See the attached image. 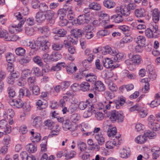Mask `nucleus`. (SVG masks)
I'll list each match as a JSON object with an SVG mask.
<instances>
[{"instance_id":"f257e3e1","label":"nucleus","mask_w":160,"mask_h":160,"mask_svg":"<svg viewBox=\"0 0 160 160\" xmlns=\"http://www.w3.org/2000/svg\"><path fill=\"white\" fill-rule=\"evenodd\" d=\"M124 116L121 111L117 112L115 110L112 111L110 113L109 118L110 121L113 123L117 121L118 123L123 122Z\"/></svg>"},{"instance_id":"f03ea898","label":"nucleus","mask_w":160,"mask_h":160,"mask_svg":"<svg viewBox=\"0 0 160 160\" xmlns=\"http://www.w3.org/2000/svg\"><path fill=\"white\" fill-rule=\"evenodd\" d=\"M106 76L105 79V82L108 85V88L112 91H116L118 90V87L117 85L114 83L110 79L112 77V73L111 72H108L106 73Z\"/></svg>"},{"instance_id":"7ed1b4c3","label":"nucleus","mask_w":160,"mask_h":160,"mask_svg":"<svg viewBox=\"0 0 160 160\" xmlns=\"http://www.w3.org/2000/svg\"><path fill=\"white\" fill-rule=\"evenodd\" d=\"M90 19L88 14H82L79 15L74 21L75 23L80 25L89 23Z\"/></svg>"},{"instance_id":"20e7f679","label":"nucleus","mask_w":160,"mask_h":160,"mask_svg":"<svg viewBox=\"0 0 160 160\" xmlns=\"http://www.w3.org/2000/svg\"><path fill=\"white\" fill-rule=\"evenodd\" d=\"M77 127L78 126L76 124H72L71 121L68 119L66 120L62 126L64 130H69L71 132L75 131Z\"/></svg>"},{"instance_id":"39448f33","label":"nucleus","mask_w":160,"mask_h":160,"mask_svg":"<svg viewBox=\"0 0 160 160\" xmlns=\"http://www.w3.org/2000/svg\"><path fill=\"white\" fill-rule=\"evenodd\" d=\"M14 16L17 19L20 20L18 25H15V28L16 29V33H17L22 30L21 26L24 24L25 20L20 12L14 13Z\"/></svg>"},{"instance_id":"423d86ee","label":"nucleus","mask_w":160,"mask_h":160,"mask_svg":"<svg viewBox=\"0 0 160 160\" xmlns=\"http://www.w3.org/2000/svg\"><path fill=\"white\" fill-rule=\"evenodd\" d=\"M113 102L108 101L103 102H98L97 104V108L99 110H102L105 113L107 112V110H109L111 108V104Z\"/></svg>"},{"instance_id":"0eeeda50","label":"nucleus","mask_w":160,"mask_h":160,"mask_svg":"<svg viewBox=\"0 0 160 160\" xmlns=\"http://www.w3.org/2000/svg\"><path fill=\"white\" fill-rule=\"evenodd\" d=\"M102 63L104 66L106 68L114 69L119 67L118 65L114 66L113 61L109 58H106L103 60Z\"/></svg>"},{"instance_id":"6e6552de","label":"nucleus","mask_w":160,"mask_h":160,"mask_svg":"<svg viewBox=\"0 0 160 160\" xmlns=\"http://www.w3.org/2000/svg\"><path fill=\"white\" fill-rule=\"evenodd\" d=\"M116 12H120L122 15L126 17L130 14L131 11L127 6H122L121 7H117L116 9Z\"/></svg>"},{"instance_id":"1a4fd4ad","label":"nucleus","mask_w":160,"mask_h":160,"mask_svg":"<svg viewBox=\"0 0 160 160\" xmlns=\"http://www.w3.org/2000/svg\"><path fill=\"white\" fill-rule=\"evenodd\" d=\"M120 157L123 158H126L130 155V150L129 148L125 147L120 149Z\"/></svg>"},{"instance_id":"9d476101","label":"nucleus","mask_w":160,"mask_h":160,"mask_svg":"<svg viewBox=\"0 0 160 160\" xmlns=\"http://www.w3.org/2000/svg\"><path fill=\"white\" fill-rule=\"evenodd\" d=\"M95 89L99 92H103L105 90L106 87L103 83L100 81H97L94 83Z\"/></svg>"},{"instance_id":"9b49d317","label":"nucleus","mask_w":160,"mask_h":160,"mask_svg":"<svg viewBox=\"0 0 160 160\" xmlns=\"http://www.w3.org/2000/svg\"><path fill=\"white\" fill-rule=\"evenodd\" d=\"M32 125L34 127L38 128L41 125L42 123V118L39 116H32Z\"/></svg>"},{"instance_id":"f8f14e48","label":"nucleus","mask_w":160,"mask_h":160,"mask_svg":"<svg viewBox=\"0 0 160 160\" xmlns=\"http://www.w3.org/2000/svg\"><path fill=\"white\" fill-rule=\"evenodd\" d=\"M9 103L11 106L18 108H22L23 106V103L22 101L14 99L10 100L9 102Z\"/></svg>"},{"instance_id":"ddd939ff","label":"nucleus","mask_w":160,"mask_h":160,"mask_svg":"<svg viewBox=\"0 0 160 160\" xmlns=\"http://www.w3.org/2000/svg\"><path fill=\"white\" fill-rule=\"evenodd\" d=\"M45 13L38 12L35 17L36 21L39 23H42L46 19Z\"/></svg>"},{"instance_id":"4468645a","label":"nucleus","mask_w":160,"mask_h":160,"mask_svg":"<svg viewBox=\"0 0 160 160\" xmlns=\"http://www.w3.org/2000/svg\"><path fill=\"white\" fill-rule=\"evenodd\" d=\"M120 144L119 142H117L115 140H113L112 141H108L106 143V148L108 149H112L114 148L115 146L118 147Z\"/></svg>"},{"instance_id":"2eb2a0df","label":"nucleus","mask_w":160,"mask_h":160,"mask_svg":"<svg viewBox=\"0 0 160 160\" xmlns=\"http://www.w3.org/2000/svg\"><path fill=\"white\" fill-rule=\"evenodd\" d=\"M107 128H108L107 134L109 137L114 136L117 132V129L112 125H107Z\"/></svg>"},{"instance_id":"dca6fc26","label":"nucleus","mask_w":160,"mask_h":160,"mask_svg":"<svg viewBox=\"0 0 160 160\" xmlns=\"http://www.w3.org/2000/svg\"><path fill=\"white\" fill-rule=\"evenodd\" d=\"M60 130V128L59 127V126L58 124H56L55 129L51 131L48 136V138H52L58 135L59 133Z\"/></svg>"},{"instance_id":"f3484780","label":"nucleus","mask_w":160,"mask_h":160,"mask_svg":"<svg viewBox=\"0 0 160 160\" xmlns=\"http://www.w3.org/2000/svg\"><path fill=\"white\" fill-rule=\"evenodd\" d=\"M131 59L132 62L135 65H139L141 63L142 58L139 55H134L132 57Z\"/></svg>"},{"instance_id":"a211bd4d","label":"nucleus","mask_w":160,"mask_h":160,"mask_svg":"<svg viewBox=\"0 0 160 160\" xmlns=\"http://www.w3.org/2000/svg\"><path fill=\"white\" fill-rule=\"evenodd\" d=\"M145 33L146 36L149 38H155L158 37V35H157L150 28H147L145 31Z\"/></svg>"},{"instance_id":"6ab92c4d","label":"nucleus","mask_w":160,"mask_h":160,"mask_svg":"<svg viewBox=\"0 0 160 160\" xmlns=\"http://www.w3.org/2000/svg\"><path fill=\"white\" fill-rule=\"evenodd\" d=\"M139 116L141 118L145 117L148 114V110L146 108L142 107L141 106L138 111Z\"/></svg>"},{"instance_id":"aec40b11","label":"nucleus","mask_w":160,"mask_h":160,"mask_svg":"<svg viewBox=\"0 0 160 160\" xmlns=\"http://www.w3.org/2000/svg\"><path fill=\"white\" fill-rule=\"evenodd\" d=\"M95 138L99 145H102L104 143L105 138L101 133L96 134L95 135Z\"/></svg>"},{"instance_id":"412c9836","label":"nucleus","mask_w":160,"mask_h":160,"mask_svg":"<svg viewBox=\"0 0 160 160\" xmlns=\"http://www.w3.org/2000/svg\"><path fill=\"white\" fill-rule=\"evenodd\" d=\"M102 53L104 55L110 54L112 55L113 54L115 53V50H112L110 47L107 46L104 47V49Z\"/></svg>"},{"instance_id":"4be33fe9","label":"nucleus","mask_w":160,"mask_h":160,"mask_svg":"<svg viewBox=\"0 0 160 160\" xmlns=\"http://www.w3.org/2000/svg\"><path fill=\"white\" fill-rule=\"evenodd\" d=\"M147 140V138L145 136L144 134L142 135L138 136L135 139V142L139 144L144 143Z\"/></svg>"},{"instance_id":"5701e85b","label":"nucleus","mask_w":160,"mask_h":160,"mask_svg":"<svg viewBox=\"0 0 160 160\" xmlns=\"http://www.w3.org/2000/svg\"><path fill=\"white\" fill-rule=\"evenodd\" d=\"M132 40V38L130 36H126L122 39L120 42V46L123 47L125 44L130 42Z\"/></svg>"},{"instance_id":"b1692460","label":"nucleus","mask_w":160,"mask_h":160,"mask_svg":"<svg viewBox=\"0 0 160 160\" xmlns=\"http://www.w3.org/2000/svg\"><path fill=\"white\" fill-rule=\"evenodd\" d=\"M151 151L153 153L152 154L153 158L156 159L160 154V148L157 147H154L152 149Z\"/></svg>"},{"instance_id":"393cba45","label":"nucleus","mask_w":160,"mask_h":160,"mask_svg":"<svg viewBox=\"0 0 160 160\" xmlns=\"http://www.w3.org/2000/svg\"><path fill=\"white\" fill-rule=\"evenodd\" d=\"M88 7L91 9L99 11L101 9V6L97 2H91L88 5Z\"/></svg>"},{"instance_id":"a878e982","label":"nucleus","mask_w":160,"mask_h":160,"mask_svg":"<svg viewBox=\"0 0 160 160\" xmlns=\"http://www.w3.org/2000/svg\"><path fill=\"white\" fill-rule=\"evenodd\" d=\"M26 148L28 151L30 153H34L37 150V146L31 143L26 145Z\"/></svg>"},{"instance_id":"bb28decb","label":"nucleus","mask_w":160,"mask_h":160,"mask_svg":"<svg viewBox=\"0 0 160 160\" xmlns=\"http://www.w3.org/2000/svg\"><path fill=\"white\" fill-rule=\"evenodd\" d=\"M106 29H104L103 30H102L98 31L97 33V37L98 38H100L108 35L110 33V32L108 30Z\"/></svg>"},{"instance_id":"cd10ccee","label":"nucleus","mask_w":160,"mask_h":160,"mask_svg":"<svg viewBox=\"0 0 160 160\" xmlns=\"http://www.w3.org/2000/svg\"><path fill=\"white\" fill-rule=\"evenodd\" d=\"M110 17L108 18L107 19H105L101 21L100 23L104 27V29H108L112 28L114 25L113 24H111L108 25V24L110 22Z\"/></svg>"},{"instance_id":"c85d7f7f","label":"nucleus","mask_w":160,"mask_h":160,"mask_svg":"<svg viewBox=\"0 0 160 160\" xmlns=\"http://www.w3.org/2000/svg\"><path fill=\"white\" fill-rule=\"evenodd\" d=\"M103 5L108 8H113L115 5V3L111 0H105L103 2Z\"/></svg>"},{"instance_id":"c756f323","label":"nucleus","mask_w":160,"mask_h":160,"mask_svg":"<svg viewBox=\"0 0 160 160\" xmlns=\"http://www.w3.org/2000/svg\"><path fill=\"white\" fill-rule=\"evenodd\" d=\"M111 19L114 20L116 23H119L123 21V18L120 14H116L111 16Z\"/></svg>"},{"instance_id":"7c9ffc66","label":"nucleus","mask_w":160,"mask_h":160,"mask_svg":"<svg viewBox=\"0 0 160 160\" xmlns=\"http://www.w3.org/2000/svg\"><path fill=\"white\" fill-rule=\"evenodd\" d=\"M145 12L144 9L142 8L137 9L135 10L134 12L135 16L138 18L144 17Z\"/></svg>"},{"instance_id":"2f4dec72","label":"nucleus","mask_w":160,"mask_h":160,"mask_svg":"<svg viewBox=\"0 0 160 160\" xmlns=\"http://www.w3.org/2000/svg\"><path fill=\"white\" fill-rule=\"evenodd\" d=\"M27 46L29 47L31 49H34L36 48L37 46H39V42H38L37 40H30L28 42H27Z\"/></svg>"},{"instance_id":"473e14b6","label":"nucleus","mask_w":160,"mask_h":160,"mask_svg":"<svg viewBox=\"0 0 160 160\" xmlns=\"http://www.w3.org/2000/svg\"><path fill=\"white\" fill-rule=\"evenodd\" d=\"M97 76L93 73H88L85 78L88 82H92L95 81L97 79Z\"/></svg>"},{"instance_id":"72a5a7b5","label":"nucleus","mask_w":160,"mask_h":160,"mask_svg":"<svg viewBox=\"0 0 160 160\" xmlns=\"http://www.w3.org/2000/svg\"><path fill=\"white\" fill-rule=\"evenodd\" d=\"M112 56H114L113 58L115 61L119 62L123 58L124 55L123 53L118 52L115 50V53L113 54Z\"/></svg>"},{"instance_id":"f704fd0d","label":"nucleus","mask_w":160,"mask_h":160,"mask_svg":"<svg viewBox=\"0 0 160 160\" xmlns=\"http://www.w3.org/2000/svg\"><path fill=\"white\" fill-rule=\"evenodd\" d=\"M48 36H44L38 38L37 39L38 42H39L40 44L41 45H43L46 43L47 42H49Z\"/></svg>"},{"instance_id":"c9c22d12","label":"nucleus","mask_w":160,"mask_h":160,"mask_svg":"<svg viewBox=\"0 0 160 160\" xmlns=\"http://www.w3.org/2000/svg\"><path fill=\"white\" fill-rule=\"evenodd\" d=\"M81 90L83 92H86L89 89L90 85L87 82H83L80 85Z\"/></svg>"},{"instance_id":"e433bc0d","label":"nucleus","mask_w":160,"mask_h":160,"mask_svg":"<svg viewBox=\"0 0 160 160\" xmlns=\"http://www.w3.org/2000/svg\"><path fill=\"white\" fill-rule=\"evenodd\" d=\"M136 41L137 44L144 46L146 39L144 36H139L136 38Z\"/></svg>"},{"instance_id":"4c0bfd02","label":"nucleus","mask_w":160,"mask_h":160,"mask_svg":"<svg viewBox=\"0 0 160 160\" xmlns=\"http://www.w3.org/2000/svg\"><path fill=\"white\" fill-rule=\"evenodd\" d=\"M39 8V12H41L44 13H45L48 9V6L45 2L40 3Z\"/></svg>"},{"instance_id":"58836bf2","label":"nucleus","mask_w":160,"mask_h":160,"mask_svg":"<svg viewBox=\"0 0 160 160\" xmlns=\"http://www.w3.org/2000/svg\"><path fill=\"white\" fill-rule=\"evenodd\" d=\"M39 31L41 33L47 35L48 36L50 35V32L49 27L48 26H44L41 27L38 29Z\"/></svg>"},{"instance_id":"ea45409f","label":"nucleus","mask_w":160,"mask_h":160,"mask_svg":"<svg viewBox=\"0 0 160 160\" xmlns=\"http://www.w3.org/2000/svg\"><path fill=\"white\" fill-rule=\"evenodd\" d=\"M77 146L78 148L81 151H84L86 148V144L84 142L78 140L77 142Z\"/></svg>"},{"instance_id":"a19ab883","label":"nucleus","mask_w":160,"mask_h":160,"mask_svg":"<svg viewBox=\"0 0 160 160\" xmlns=\"http://www.w3.org/2000/svg\"><path fill=\"white\" fill-rule=\"evenodd\" d=\"M31 140L34 143L38 142L41 139V136L39 133H35V134L31 137Z\"/></svg>"},{"instance_id":"79ce46f5","label":"nucleus","mask_w":160,"mask_h":160,"mask_svg":"<svg viewBox=\"0 0 160 160\" xmlns=\"http://www.w3.org/2000/svg\"><path fill=\"white\" fill-rule=\"evenodd\" d=\"M81 118V116L80 114L78 113L74 114L71 115L70 119L72 122L75 124Z\"/></svg>"},{"instance_id":"37998d69","label":"nucleus","mask_w":160,"mask_h":160,"mask_svg":"<svg viewBox=\"0 0 160 160\" xmlns=\"http://www.w3.org/2000/svg\"><path fill=\"white\" fill-rule=\"evenodd\" d=\"M144 134L148 139V138L150 139H152L156 137V134L153 131L148 130L144 132Z\"/></svg>"},{"instance_id":"c03bdc74","label":"nucleus","mask_w":160,"mask_h":160,"mask_svg":"<svg viewBox=\"0 0 160 160\" xmlns=\"http://www.w3.org/2000/svg\"><path fill=\"white\" fill-rule=\"evenodd\" d=\"M90 104L88 101L86 100L85 101H81L79 104V108L82 110L85 109L86 107Z\"/></svg>"},{"instance_id":"a18cd8bd","label":"nucleus","mask_w":160,"mask_h":160,"mask_svg":"<svg viewBox=\"0 0 160 160\" xmlns=\"http://www.w3.org/2000/svg\"><path fill=\"white\" fill-rule=\"evenodd\" d=\"M44 124L45 126L47 127L50 129H52L55 125L54 122L52 120L50 119L45 120L44 122Z\"/></svg>"},{"instance_id":"49530a36","label":"nucleus","mask_w":160,"mask_h":160,"mask_svg":"<svg viewBox=\"0 0 160 160\" xmlns=\"http://www.w3.org/2000/svg\"><path fill=\"white\" fill-rule=\"evenodd\" d=\"M73 35L75 38H77L78 37H81L83 34L82 31L80 29H75L73 30Z\"/></svg>"},{"instance_id":"de8ad7c7","label":"nucleus","mask_w":160,"mask_h":160,"mask_svg":"<svg viewBox=\"0 0 160 160\" xmlns=\"http://www.w3.org/2000/svg\"><path fill=\"white\" fill-rule=\"evenodd\" d=\"M54 15V12L51 10H48L45 13V15L46 16V18L48 19L52 20Z\"/></svg>"},{"instance_id":"09e8293b","label":"nucleus","mask_w":160,"mask_h":160,"mask_svg":"<svg viewBox=\"0 0 160 160\" xmlns=\"http://www.w3.org/2000/svg\"><path fill=\"white\" fill-rule=\"evenodd\" d=\"M15 52L17 55L22 56L25 53L26 51L22 48L19 47L16 49Z\"/></svg>"},{"instance_id":"8fccbe9b","label":"nucleus","mask_w":160,"mask_h":160,"mask_svg":"<svg viewBox=\"0 0 160 160\" xmlns=\"http://www.w3.org/2000/svg\"><path fill=\"white\" fill-rule=\"evenodd\" d=\"M50 58V59L52 61H57L61 58V55L58 52H53L52 53Z\"/></svg>"},{"instance_id":"3c124183","label":"nucleus","mask_w":160,"mask_h":160,"mask_svg":"<svg viewBox=\"0 0 160 160\" xmlns=\"http://www.w3.org/2000/svg\"><path fill=\"white\" fill-rule=\"evenodd\" d=\"M47 138L48 137H44L42 140V141H44V142L40 145L41 147V151L42 152H45L47 150L46 144Z\"/></svg>"},{"instance_id":"603ef678","label":"nucleus","mask_w":160,"mask_h":160,"mask_svg":"<svg viewBox=\"0 0 160 160\" xmlns=\"http://www.w3.org/2000/svg\"><path fill=\"white\" fill-rule=\"evenodd\" d=\"M33 61L39 66H43V63L40 57L36 56L33 58Z\"/></svg>"},{"instance_id":"864d4df0","label":"nucleus","mask_w":160,"mask_h":160,"mask_svg":"<svg viewBox=\"0 0 160 160\" xmlns=\"http://www.w3.org/2000/svg\"><path fill=\"white\" fill-rule=\"evenodd\" d=\"M72 65L73 64V63L72 64ZM77 68L76 66L72 65V66H70L66 68L67 71L68 73L69 74H72L75 72L77 70Z\"/></svg>"},{"instance_id":"5fc2aeb1","label":"nucleus","mask_w":160,"mask_h":160,"mask_svg":"<svg viewBox=\"0 0 160 160\" xmlns=\"http://www.w3.org/2000/svg\"><path fill=\"white\" fill-rule=\"evenodd\" d=\"M25 33L28 36H31L34 34V29L31 27H27L25 29Z\"/></svg>"},{"instance_id":"6e6d98bb","label":"nucleus","mask_w":160,"mask_h":160,"mask_svg":"<svg viewBox=\"0 0 160 160\" xmlns=\"http://www.w3.org/2000/svg\"><path fill=\"white\" fill-rule=\"evenodd\" d=\"M18 37L16 35H7L6 37V40L8 41H15L18 39Z\"/></svg>"},{"instance_id":"4d7b16f0","label":"nucleus","mask_w":160,"mask_h":160,"mask_svg":"<svg viewBox=\"0 0 160 160\" xmlns=\"http://www.w3.org/2000/svg\"><path fill=\"white\" fill-rule=\"evenodd\" d=\"M31 74V72L30 70L28 69H24L22 72V78L24 79L30 76Z\"/></svg>"},{"instance_id":"13d9d810","label":"nucleus","mask_w":160,"mask_h":160,"mask_svg":"<svg viewBox=\"0 0 160 160\" xmlns=\"http://www.w3.org/2000/svg\"><path fill=\"white\" fill-rule=\"evenodd\" d=\"M6 58L7 61L9 63V62H12L15 59L14 55L13 54L10 52H8L6 55Z\"/></svg>"},{"instance_id":"bf43d9fd","label":"nucleus","mask_w":160,"mask_h":160,"mask_svg":"<svg viewBox=\"0 0 160 160\" xmlns=\"http://www.w3.org/2000/svg\"><path fill=\"white\" fill-rule=\"evenodd\" d=\"M148 126L150 127L152 125H153L154 123L156 122L155 119V117L153 115H150L148 118Z\"/></svg>"},{"instance_id":"052dcab7","label":"nucleus","mask_w":160,"mask_h":160,"mask_svg":"<svg viewBox=\"0 0 160 160\" xmlns=\"http://www.w3.org/2000/svg\"><path fill=\"white\" fill-rule=\"evenodd\" d=\"M31 72L33 74L37 77L40 76L41 75L40 69L38 67H33L32 68Z\"/></svg>"},{"instance_id":"680f3d73","label":"nucleus","mask_w":160,"mask_h":160,"mask_svg":"<svg viewBox=\"0 0 160 160\" xmlns=\"http://www.w3.org/2000/svg\"><path fill=\"white\" fill-rule=\"evenodd\" d=\"M160 104V99H155L152 101L150 104V107L152 108L158 106Z\"/></svg>"},{"instance_id":"e2e57ef3","label":"nucleus","mask_w":160,"mask_h":160,"mask_svg":"<svg viewBox=\"0 0 160 160\" xmlns=\"http://www.w3.org/2000/svg\"><path fill=\"white\" fill-rule=\"evenodd\" d=\"M104 97L108 99H111L114 97V95L113 93H111L108 91H105L103 94Z\"/></svg>"},{"instance_id":"0e129e2a","label":"nucleus","mask_w":160,"mask_h":160,"mask_svg":"<svg viewBox=\"0 0 160 160\" xmlns=\"http://www.w3.org/2000/svg\"><path fill=\"white\" fill-rule=\"evenodd\" d=\"M62 48V45L61 44L53 43L52 45V49L54 50L58 51L61 49Z\"/></svg>"},{"instance_id":"69168bd1","label":"nucleus","mask_w":160,"mask_h":160,"mask_svg":"<svg viewBox=\"0 0 160 160\" xmlns=\"http://www.w3.org/2000/svg\"><path fill=\"white\" fill-rule=\"evenodd\" d=\"M70 85V82L68 81H65L61 82L60 86L62 89L65 90L68 88Z\"/></svg>"},{"instance_id":"338daca9","label":"nucleus","mask_w":160,"mask_h":160,"mask_svg":"<svg viewBox=\"0 0 160 160\" xmlns=\"http://www.w3.org/2000/svg\"><path fill=\"white\" fill-rule=\"evenodd\" d=\"M100 22L104 20L107 19L109 18V16L107 13H101L99 15Z\"/></svg>"},{"instance_id":"774afa93","label":"nucleus","mask_w":160,"mask_h":160,"mask_svg":"<svg viewBox=\"0 0 160 160\" xmlns=\"http://www.w3.org/2000/svg\"><path fill=\"white\" fill-rule=\"evenodd\" d=\"M33 94L35 95H38L40 93V89L37 85H34L32 88Z\"/></svg>"}]
</instances>
